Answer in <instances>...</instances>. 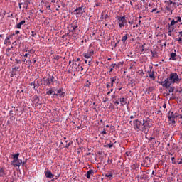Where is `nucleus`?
<instances>
[{"label": "nucleus", "instance_id": "1", "mask_svg": "<svg viewBox=\"0 0 182 182\" xmlns=\"http://www.w3.org/2000/svg\"><path fill=\"white\" fill-rule=\"evenodd\" d=\"M180 80H181V79H180L177 73H171L169 77L166 78L164 81H158V83L161 85V86H163V87H165V89H168L171 85L178 83Z\"/></svg>", "mask_w": 182, "mask_h": 182}, {"label": "nucleus", "instance_id": "2", "mask_svg": "<svg viewBox=\"0 0 182 182\" xmlns=\"http://www.w3.org/2000/svg\"><path fill=\"white\" fill-rule=\"evenodd\" d=\"M165 9L168 11V12H170V15H173V12L174 9L177 8V3L173 2L171 0L165 1Z\"/></svg>", "mask_w": 182, "mask_h": 182}, {"label": "nucleus", "instance_id": "3", "mask_svg": "<svg viewBox=\"0 0 182 182\" xmlns=\"http://www.w3.org/2000/svg\"><path fill=\"white\" fill-rule=\"evenodd\" d=\"M143 133L147 134L149 133V129L153 126V123L149 119H143Z\"/></svg>", "mask_w": 182, "mask_h": 182}, {"label": "nucleus", "instance_id": "4", "mask_svg": "<svg viewBox=\"0 0 182 182\" xmlns=\"http://www.w3.org/2000/svg\"><path fill=\"white\" fill-rule=\"evenodd\" d=\"M19 153L13 155L14 160L11 161V166L14 167H21L22 164V160L19 159Z\"/></svg>", "mask_w": 182, "mask_h": 182}, {"label": "nucleus", "instance_id": "5", "mask_svg": "<svg viewBox=\"0 0 182 182\" xmlns=\"http://www.w3.org/2000/svg\"><path fill=\"white\" fill-rule=\"evenodd\" d=\"M95 55V51L93 50H88L87 53H83L82 56L85 58V59H88V65L89 66L92 65V62H93V59L92 56Z\"/></svg>", "mask_w": 182, "mask_h": 182}, {"label": "nucleus", "instance_id": "6", "mask_svg": "<svg viewBox=\"0 0 182 182\" xmlns=\"http://www.w3.org/2000/svg\"><path fill=\"white\" fill-rule=\"evenodd\" d=\"M79 28V24L77 23V20H74L70 25L68 26L67 29L68 32L75 33L76 29Z\"/></svg>", "mask_w": 182, "mask_h": 182}, {"label": "nucleus", "instance_id": "7", "mask_svg": "<svg viewBox=\"0 0 182 182\" xmlns=\"http://www.w3.org/2000/svg\"><path fill=\"white\" fill-rule=\"evenodd\" d=\"M44 83L46 86H50L51 85H54L55 83H58V80L55 78L53 75L49 76L48 78H43Z\"/></svg>", "mask_w": 182, "mask_h": 182}, {"label": "nucleus", "instance_id": "8", "mask_svg": "<svg viewBox=\"0 0 182 182\" xmlns=\"http://www.w3.org/2000/svg\"><path fill=\"white\" fill-rule=\"evenodd\" d=\"M180 114H178V112H175L173 111H169L168 112V119L171 123L173 124L176 123L175 119H177V117H179Z\"/></svg>", "mask_w": 182, "mask_h": 182}, {"label": "nucleus", "instance_id": "9", "mask_svg": "<svg viewBox=\"0 0 182 182\" xmlns=\"http://www.w3.org/2000/svg\"><path fill=\"white\" fill-rule=\"evenodd\" d=\"M118 21V26L119 28H124L127 25V20L126 19V16H117L116 18Z\"/></svg>", "mask_w": 182, "mask_h": 182}, {"label": "nucleus", "instance_id": "10", "mask_svg": "<svg viewBox=\"0 0 182 182\" xmlns=\"http://www.w3.org/2000/svg\"><path fill=\"white\" fill-rule=\"evenodd\" d=\"M133 124L135 130H140V132H143V121L141 122L140 120L136 119L133 122Z\"/></svg>", "mask_w": 182, "mask_h": 182}, {"label": "nucleus", "instance_id": "11", "mask_svg": "<svg viewBox=\"0 0 182 182\" xmlns=\"http://www.w3.org/2000/svg\"><path fill=\"white\" fill-rule=\"evenodd\" d=\"M73 13H74V15H77V16H82L83 14H85V7L84 6L77 7L76 8V9L73 11Z\"/></svg>", "mask_w": 182, "mask_h": 182}, {"label": "nucleus", "instance_id": "12", "mask_svg": "<svg viewBox=\"0 0 182 182\" xmlns=\"http://www.w3.org/2000/svg\"><path fill=\"white\" fill-rule=\"evenodd\" d=\"M178 22H181V17L180 16L175 17V18L172 19L169 25L177 28V23H178Z\"/></svg>", "mask_w": 182, "mask_h": 182}, {"label": "nucleus", "instance_id": "13", "mask_svg": "<svg viewBox=\"0 0 182 182\" xmlns=\"http://www.w3.org/2000/svg\"><path fill=\"white\" fill-rule=\"evenodd\" d=\"M176 28V27H174L173 26H171V24L168 23V36H174L173 32H174Z\"/></svg>", "mask_w": 182, "mask_h": 182}, {"label": "nucleus", "instance_id": "14", "mask_svg": "<svg viewBox=\"0 0 182 182\" xmlns=\"http://www.w3.org/2000/svg\"><path fill=\"white\" fill-rule=\"evenodd\" d=\"M44 174L46 177V178H53L55 177V175L52 173V171L46 168L44 171Z\"/></svg>", "mask_w": 182, "mask_h": 182}, {"label": "nucleus", "instance_id": "15", "mask_svg": "<svg viewBox=\"0 0 182 182\" xmlns=\"http://www.w3.org/2000/svg\"><path fill=\"white\" fill-rule=\"evenodd\" d=\"M110 81H111L110 82L111 87H113V86H114V83H116L117 85H119V78H117V76L111 77Z\"/></svg>", "mask_w": 182, "mask_h": 182}, {"label": "nucleus", "instance_id": "16", "mask_svg": "<svg viewBox=\"0 0 182 182\" xmlns=\"http://www.w3.org/2000/svg\"><path fill=\"white\" fill-rule=\"evenodd\" d=\"M65 93L63 91L62 89L58 90L57 94L56 93L53 94L54 96H60V97H65Z\"/></svg>", "mask_w": 182, "mask_h": 182}, {"label": "nucleus", "instance_id": "17", "mask_svg": "<svg viewBox=\"0 0 182 182\" xmlns=\"http://www.w3.org/2000/svg\"><path fill=\"white\" fill-rule=\"evenodd\" d=\"M95 173V172L93 171V169H90L89 171H87V174H86V177L87 178H91L92 175H93Z\"/></svg>", "mask_w": 182, "mask_h": 182}, {"label": "nucleus", "instance_id": "18", "mask_svg": "<svg viewBox=\"0 0 182 182\" xmlns=\"http://www.w3.org/2000/svg\"><path fill=\"white\" fill-rule=\"evenodd\" d=\"M25 23H26V21L25 20H23L16 25V28H17V29H21L22 25H25Z\"/></svg>", "mask_w": 182, "mask_h": 182}, {"label": "nucleus", "instance_id": "19", "mask_svg": "<svg viewBox=\"0 0 182 182\" xmlns=\"http://www.w3.org/2000/svg\"><path fill=\"white\" fill-rule=\"evenodd\" d=\"M11 38H12V36L6 37V39L4 40V45H11V41H9Z\"/></svg>", "mask_w": 182, "mask_h": 182}, {"label": "nucleus", "instance_id": "20", "mask_svg": "<svg viewBox=\"0 0 182 182\" xmlns=\"http://www.w3.org/2000/svg\"><path fill=\"white\" fill-rule=\"evenodd\" d=\"M175 53H171L170 56V60H176V57L177 56V54L176 53V50H174Z\"/></svg>", "mask_w": 182, "mask_h": 182}, {"label": "nucleus", "instance_id": "21", "mask_svg": "<svg viewBox=\"0 0 182 182\" xmlns=\"http://www.w3.org/2000/svg\"><path fill=\"white\" fill-rule=\"evenodd\" d=\"M119 102L122 106H124V105H127V102L126 101V99L124 97L120 98Z\"/></svg>", "mask_w": 182, "mask_h": 182}, {"label": "nucleus", "instance_id": "22", "mask_svg": "<svg viewBox=\"0 0 182 182\" xmlns=\"http://www.w3.org/2000/svg\"><path fill=\"white\" fill-rule=\"evenodd\" d=\"M169 93H173V92H174V90H176V87L174 86H171L170 85L168 88Z\"/></svg>", "mask_w": 182, "mask_h": 182}, {"label": "nucleus", "instance_id": "23", "mask_svg": "<svg viewBox=\"0 0 182 182\" xmlns=\"http://www.w3.org/2000/svg\"><path fill=\"white\" fill-rule=\"evenodd\" d=\"M129 38V34H125L124 36H122V41L123 42V43H124L126 42V40Z\"/></svg>", "mask_w": 182, "mask_h": 182}, {"label": "nucleus", "instance_id": "24", "mask_svg": "<svg viewBox=\"0 0 182 182\" xmlns=\"http://www.w3.org/2000/svg\"><path fill=\"white\" fill-rule=\"evenodd\" d=\"M105 176L108 178L109 180L113 179V173H106Z\"/></svg>", "mask_w": 182, "mask_h": 182}, {"label": "nucleus", "instance_id": "25", "mask_svg": "<svg viewBox=\"0 0 182 182\" xmlns=\"http://www.w3.org/2000/svg\"><path fill=\"white\" fill-rule=\"evenodd\" d=\"M176 42H178L179 44L182 43V37L178 36L176 38Z\"/></svg>", "mask_w": 182, "mask_h": 182}, {"label": "nucleus", "instance_id": "26", "mask_svg": "<svg viewBox=\"0 0 182 182\" xmlns=\"http://www.w3.org/2000/svg\"><path fill=\"white\" fill-rule=\"evenodd\" d=\"M151 55H152V58H156V56H157V51H153V50H151Z\"/></svg>", "mask_w": 182, "mask_h": 182}, {"label": "nucleus", "instance_id": "27", "mask_svg": "<svg viewBox=\"0 0 182 182\" xmlns=\"http://www.w3.org/2000/svg\"><path fill=\"white\" fill-rule=\"evenodd\" d=\"M150 79H152V80H154L156 79V77H154V72H152L151 74H149Z\"/></svg>", "mask_w": 182, "mask_h": 182}, {"label": "nucleus", "instance_id": "28", "mask_svg": "<svg viewBox=\"0 0 182 182\" xmlns=\"http://www.w3.org/2000/svg\"><path fill=\"white\" fill-rule=\"evenodd\" d=\"M54 92L55 91H53V90H50L46 92V95H48V96H50V95H53Z\"/></svg>", "mask_w": 182, "mask_h": 182}, {"label": "nucleus", "instance_id": "29", "mask_svg": "<svg viewBox=\"0 0 182 182\" xmlns=\"http://www.w3.org/2000/svg\"><path fill=\"white\" fill-rule=\"evenodd\" d=\"M5 168H0V177H4V171Z\"/></svg>", "mask_w": 182, "mask_h": 182}, {"label": "nucleus", "instance_id": "30", "mask_svg": "<svg viewBox=\"0 0 182 182\" xmlns=\"http://www.w3.org/2000/svg\"><path fill=\"white\" fill-rule=\"evenodd\" d=\"M73 144V141H70L68 144L65 145V149H69V146H72Z\"/></svg>", "mask_w": 182, "mask_h": 182}, {"label": "nucleus", "instance_id": "31", "mask_svg": "<svg viewBox=\"0 0 182 182\" xmlns=\"http://www.w3.org/2000/svg\"><path fill=\"white\" fill-rule=\"evenodd\" d=\"M106 87H107V90H110V87H112L110 82H107Z\"/></svg>", "mask_w": 182, "mask_h": 182}, {"label": "nucleus", "instance_id": "32", "mask_svg": "<svg viewBox=\"0 0 182 182\" xmlns=\"http://www.w3.org/2000/svg\"><path fill=\"white\" fill-rule=\"evenodd\" d=\"M60 177V173L55 175V178L52 179L51 181H55V180H58Z\"/></svg>", "mask_w": 182, "mask_h": 182}, {"label": "nucleus", "instance_id": "33", "mask_svg": "<svg viewBox=\"0 0 182 182\" xmlns=\"http://www.w3.org/2000/svg\"><path fill=\"white\" fill-rule=\"evenodd\" d=\"M39 97H38V96H35V99H34V102H36V103H39Z\"/></svg>", "mask_w": 182, "mask_h": 182}, {"label": "nucleus", "instance_id": "34", "mask_svg": "<svg viewBox=\"0 0 182 182\" xmlns=\"http://www.w3.org/2000/svg\"><path fill=\"white\" fill-rule=\"evenodd\" d=\"M107 163L108 164H112V163H113V159H110V158H108Z\"/></svg>", "mask_w": 182, "mask_h": 182}, {"label": "nucleus", "instance_id": "35", "mask_svg": "<svg viewBox=\"0 0 182 182\" xmlns=\"http://www.w3.org/2000/svg\"><path fill=\"white\" fill-rule=\"evenodd\" d=\"M108 90H109V91L107 93V96H109V95H110V93H112V92H113V88H111Z\"/></svg>", "mask_w": 182, "mask_h": 182}, {"label": "nucleus", "instance_id": "36", "mask_svg": "<svg viewBox=\"0 0 182 182\" xmlns=\"http://www.w3.org/2000/svg\"><path fill=\"white\" fill-rule=\"evenodd\" d=\"M106 147H109V149H112V147H113V144H107L106 145Z\"/></svg>", "mask_w": 182, "mask_h": 182}, {"label": "nucleus", "instance_id": "37", "mask_svg": "<svg viewBox=\"0 0 182 182\" xmlns=\"http://www.w3.org/2000/svg\"><path fill=\"white\" fill-rule=\"evenodd\" d=\"M15 62H16V63H18V64L22 63V61H21V60H18V59H16Z\"/></svg>", "mask_w": 182, "mask_h": 182}, {"label": "nucleus", "instance_id": "38", "mask_svg": "<svg viewBox=\"0 0 182 182\" xmlns=\"http://www.w3.org/2000/svg\"><path fill=\"white\" fill-rule=\"evenodd\" d=\"M36 33L35 32V31H31V36L33 38V37H35L36 36Z\"/></svg>", "mask_w": 182, "mask_h": 182}, {"label": "nucleus", "instance_id": "39", "mask_svg": "<svg viewBox=\"0 0 182 182\" xmlns=\"http://www.w3.org/2000/svg\"><path fill=\"white\" fill-rule=\"evenodd\" d=\"M148 90H149V92H152L153 90H154V88L153 87H149L148 88Z\"/></svg>", "mask_w": 182, "mask_h": 182}, {"label": "nucleus", "instance_id": "40", "mask_svg": "<svg viewBox=\"0 0 182 182\" xmlns=\"http://www.w3.org/2000/svg\"><path fill=\"white\" fill-rule=\"evenodd\" d=\"M174 160H176V158L172 157V158H171V161H172V164H176V162L174 161Z\"/></svg>", "mask_w": 182, "mask_h": 182}, {"label": "nucleus", "instance_id": "41", "mask_svg": "<svg viewBox=\"0 0 182 182\" xmlns=\"http://www.w3.org/2000/svg\"><path fill=\"white\" fill-rule=\"evenodd\" d=\"M19 69V67H14L13 68V70H15L16 72H17V70Z\"/></svg>", "mask_w": 182, "mask_h": 182}, {"label": "nucleus", "instance_id": "42", "mask_svg": "<svg viewBox=\"0 0 182 182\" xmlns=\"http://www.w3.org/2000/svg\"><path fill=\"white\" fill-rule=\"evenodd\" d=\"M54 59H55V60H58V59H59V55H55V56H54Z\"/></svg>", "mask_w": 182, "mask_h": 182}, {"label": "nucleus", "instance_id": "43", "mask_svg": "<svg viewBox=\"0 0 182 182\" xmlns=\"http://www.w3.org/2000/svg\"><path fill=\"white\" fill-rule=\"evenodd\" d=\"M87 83L88 84H86V87H89V86H90V82H89V80H87Z\"/></svg>", "mask_w": 182, "mask_h": 182}, {"label": "nucleus", "instance_id": "44", "mask_svg": "<svg viewBox=\"0 0 182 182\" xmlns=\"http://www.w3.org/2000/svg\"><path fill=\"white\" fill-rule=\"evenodd\" d=\"M107 18H109V15L106 14V15L104 16L105 21H106V19H107Z\"/></svg>", "mask_w": 182, "mask_h": 182}, {"label": "nucleus", "instance_id": "45", "mask_svg": "<svg viewBox=\"0 0 182 182\" xmlns=\"http://www.w3.org/2000/svg\"><path fill=\"white\" fill-rule=\"evenodd\" d=\"M178 34H179V35H178V36L182 38V31H179V32H178Z\"/></svg>", "mask_w": 182, "mask_h": 182}, {"label": "nucleus", "instance_id": "46", "mask_svg": "<svg viewBox=\"0 0 182 182\" xmlns=\"http://www.w3.org/2000/svg\"><path fill=\"white\" fill-rule=\"evenodd\" d=\"M23 3H19V4H18L20 9H22V5H23Z\"/></svg>", "mask_w": 182, "mask_h": 182}, {"label": "nucleus", "instance_id": "47", "mask_svg": "<svg viewBox=\"0 0 182 182\" xmlns=\"http://www.w3.org/2000/svg\"><path fill=\"white\" fill-rule=\"evenodd\" d=\"M33 89H34V90H36L38 89V86H36L35 84L33 87Z\"/></svg>", "mask_w": 182, "mask_h": 182}, {"label": "nucleus", "instance_id": "48", "mask_svg": "<svg viewBox=\"0 0 182 182\" xmlns=\"http://www.w3.org/2000/svg\"><path fill=\"white\" fill-rule=\"evenodd\" d=\"M102 134H107V132L105 130H103Z\"/></svg>", "mask_w": 182, "mask_h": 182}, {"label": "nucleus", "instance_id": "49", "mask_svg": "<svg viewBox=\"0 0 182 182\" xmlns=\"http://www.w3.org/2000/svg\"><path fill=\"white\" fill-rule=\"evenodd\" d=\"M130 119H136V115H131L130 116Z\"/></svg>", "mask_w": 182, "mask_h": 182}, {"label": "nucleus", "instance_id": "50", "mask_svg": "<svg viewBox=\"0 0 182 182\" xmlns=\"http://www.w3.org/2000/svg\"><path fill=\"white\" fill-rule=\"evenodd\" d=\"M178 160H180V159H178V161H177L178 164H182V161L181 160L178 161Z\"/></svg>", "mask_w": 182, "mask_h": 182}, {"label": "nucleus", "instance_id": "51", "mask_svg": "<svg viewBox=\"0 0 182 182\" xmlns=\"http://www.w3.org/2000/svg\"><path fill=\"white\" fill-rule=\"evenodd\" d=\"M144 8H145V9H144V11H147V9H148L149 7H147V6H146V5H144Z\"/></svg>", "mask_w": 182, "mask_h": 182}, {"label": "nucleus", "instance_id": "52", "mask_svg": "<svg viewBox=\"0 0 182 182\" xmlns=\"http://www.w3.org/2000/svg\"><path fill=\"white\" fill-rule=\"evenodd\" d=\"M151 140H154V137L151 136V137L149 138V141H151Z\"/></svg>", "mask_w": 182, "mask_h": 182}, {"label": "nucleus", "instance_id": "53", "mask_svg": "<svg viewBox=\"0 0 182 182\" xmlns=\"http://www.w3.org/2000/svg\"><path fill=\"white\" fill-rule=\"evenodd\" d=\"M163 107H164V109H166V102L164 103Z\"/></svg>", "mask_w": 182, "mask_h": 182}, {"label": "nucleus", "instance_id": "54", "mask_svg": "<svg viewBox=\"0 0 182 182\" xmlns=\"http://www.w3.org/2000/svg\"><path fill=\"white\" fill-rule=\"evenodd\" d=\"M119 103H120V102H119L118 100H117V101L114 102V105H119Z\"/></svg>", "mask_w": 182, "mask_h": 182}, {"label": "nucleus", "instance_id": "55", "mask_svg": "<svg viewBox=\"0 0 182 182\" xmlns=\"http://www.w3.org/2000/svg\"><path fill=\"white\" fill-rule=\"evenodd\" d=\"M19 30H16V31H15V33H16V35H18V33H19Z\"/></svg>", "mask_w": 182, "mask_h": 182}, {"label": "nucleus", "instance_id": "56", "mask_svg": "<svg viewBox=\"0 0 182 182\" xmlns=\"http://www.w3.org/2000/svg\"><path fill=\"white\" fill-rule=\"evenodd\" d=\"M156 11H157V8L152 9L151 12H156Z\"/></svg>", "mask_w": 182, "mask_h": 182}, {"label": "nucleus", "instance_id": "57", "mask_svg": "<svg viewBox=\"0 0 182 182\" xmlns=\"http://www.w3.org/2000/svg\"><path fill=\"white\" fill-rule=\"evenodd\" d=\"M128 23H129V25H133V21H128Z\"/></svg>", "mask_w": 182, "mask_h": 182}, {"label": "nucleus", "instance_id": "58", "mask_svg": "<svg viewBox=\"0 0 182 182\" xmlns=\"http://www.w3.org/2000/svg\"><path fill=\"white\" fill-rule=\"evenodd\" d=\"M29 55V53H26L25 55H24V58H28V55Z\"/></svg>", "mask_w": 182, "mask_h": 182}, {"label": "nucleus", "instance_id": "59", "mask_svg": "<svg viewBox=\"0 0 182 182\" xmlns=\"http://www.w3.org/2000/svg\"><path fill=\"white\" fill-rule=\"evenodd\" d=\"M138 24H139V25H141V20H139Z\"/></svg>", "mask_w": 182, "mask_h": 182}, {"label": "nucleus", "instance_id": "60", "mask_svg": "<svg viewBox=\"0 0 182 182\" xmlns=\"http://www.w3.org/2000/svg\"><path fill=\"white\" fill-rule=\"evenodd\" d=\"M21 164H22V166L23 167V166H25V164H26V162H22Z\"/></svg>", "mask_w": 182, "mask_h": 182}, {"label": "nucleus", "instance_id": "61", "mask_svg": "<svg viewBox=\"0 0 182 182\" xmlns=\"http://www.w3.org/2000/svg\"><path fill=\"white\" fill-rule=\"evenodd\" d=\"M59 8H60V6H58L57 9H55V11H59Z\"/></svg>", "mask_w": 182, "mask_h": 182}, {"label": "nucleus", "instance_id": "62", "mask_svg": "<svg viewBox=\"0 0 182 182\" xmlns=\"http://www.w3.org/2000/svg\"><path fill=\"white\" fill-rule=\"evenodd\" d=\"M31 86H35V82H31Z\"/></svg>", "mask_w": 182, "mask_h": 182}, {"label": "nucleus", "instance_id": "63", "mask_svg": "<svg viewBox=\"0 0 182 182\" xmlns=\"http://www.w3.org/2000/svg\"><path fill=\"white\" fill-rule=\"evenodd\" d=\"M111 66L112 68H114V66H116V64H112Z\"/></svg>", "mask_w": 182, "mask_h": 182}, {"label": "nucleus", "instance_id": "64", "mask_svg": "<svg viewBox=\"0 0 182 182\" xmlns=\"http://www.w3.org/2000/svg\"><path fill=\"white\" fill-rule=\"evenodd\" d=\"M13 45H14L15 46H16V41H14V43H13Z\"/></svg>", "mask_w": 182, "mask_h": 182}]
</instances>
